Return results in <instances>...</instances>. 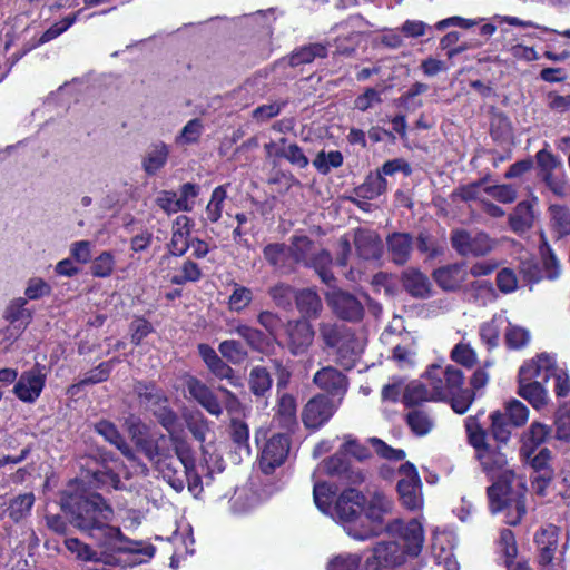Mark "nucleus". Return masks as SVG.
Listing matches in <instances>:
<instances>
[{"label": "nucleus", "mask_w": 570, "mask_h": 570, "mask_svg": "<svg viewBox=\"0 0 570 570\" xmlns=\"http://www.w3.org/2000/svg\"><path fill=\"white\" fill-rule=\"evenodd\" d=\"M294 302L301 315L298 318H306L312 322L317 320L323 312L321 296L314 288L297 289Z\"/></svg>", "instance_id": "obj_31"}, {"label": "nucleus", "mask_w": 570, "mask_h": 570, "mask_svg": "<svg viewBox=\"0 0 570 570\" xmlns=\"http://www.w3.org/2000/svg\"><path fill=\"white\" fill-rule=\"evenodd\" d=\"M337 488L328 482H317L313 488V498L315 505L323 513H330L332 510Z\"/></svg>", "instance_id": "obj_53"}, {"label": "nucleus", "mask_w": 570, "mask_h": 570, "mask_svg": "<svg viewBox=\"0 0 570 570\" xmlns=\"http://www.w3.org/2000/svg\"><path fill=\"white\" fill-rule=\"evenodd\" d=\"M387 534L402 541V549L407 556L417 557L423 548L424 530L416 519L404 522L395 518L389 522Z\"/></svg>", "instance_id": "obj_17"}, {"label": "nucleus", "mask_w": 570, "mask_h": 570, "mask_svg": "<svg viewBox=\"0 0 570 570\" xmlns=\"http://www.w3.org/2000/svg\"><path fill=\"white\" fill-rule=\"evenodd\" d=\"M194 226L193 219L186 215H179L173 223L171 238L167 244L171 256L181 257L190 248V235Z\"/></svg>", "instance_id": "obj_25"}, {"label": "nucleus", "mask_w": 570, "mask_h": 570, "mask_svg": "<svg viewBox=\"0 0 570 570\" xmlns=\"http://www.w3.org/2000/svg\"><path fill=\"white\" fill-rule=\"evenodd\" d=\"M333 257L330 250L323 248L311 255L306 267L313 268L322 283L328 287H335L337 279L332 272Z\"/></svg>", "instance_id": "obj_38"}, {"label": "nucleus", "mask_w": 570, "mask_h": 570, "mask_svg": "<svg viewBox=\"0 0 570 570\" xmlns=\"http://www.w3.org/2000/svg\"><path fill=\"white\" fill-rule=\"evenodd\" d=\"M405 423L410 431L419 438L428 435L434 428L430 414L421 409H413L405 414Z\"/></svg>", "instance_id": "obj_47"}, {"label": "nucleus", "mask_w": 570, "mask_h": 570, "mask_svg": "<svg viewBox=\"0 0 570 570\" xmlns=\"http://www.w3.org/2000/svg\"><path fill=\"white\" fill-rule=\"evenodd\" d=\"M35 504V494L32 492L21 493L8 500L0 497V520L9 518L12 522L18 523L27 518Z\"/></svg>", "instance_id": "obj_26"}, {"label": "nucleus", "mask_w": 570, "mask_h": 570, "mask_svg": "<svg viewBox=\"0 0 570 570\" xmlns=\"http://www.w3.org/2000/svg\"><path fill=\"white\" fill-rule=\"evenodd\" d=\"M296 292L297 289L292 285L283 282L276 283L267 291L273 303L282 309H287L292 306Z\"/></svg>", "instance_id": "obj_57"}, {"label": "nucleus", "mask_w": 570, "mask_h": 570, "mask_svg": "<svg viewBox=\"0 0 570 570\" xmlns=\"http://www.w3.org/2000/svg\"><path fill=\"white\" fill-rule=\"evenodd\" d=\"M254 294L249 287L234 283L233 291L227 299V308L239 314L252 304Z\"/></svg>", "instance_id": "obj_52"}, {"label": "nucleus", "mask_w": 570, "mask_h": 570, "mask_svg": "<svg viewBox=\"0 0 570 570\" xmlns=\"http://www.w3.org/2000/svg\"><path fill=\"white\" fill-rule=\"evenodd\" d=\"M343 161L344 157L340 150H331L330 153L321 150L316 154V157L313 160V166L320 174L327 175L331 173L332 168L341 167Z\"/></svg>", "instance_id": "obj_60"}, {"label": "nucleus", "mask_w": 570, "mask_h": 570, "mask_svg": "<svg viewBox=\"0 0 570 570\" xmlns=\"http://www.w3.org/2000/svg\"><path fill=\"white\" fill-rule=\"evenodd\" d=\"M452 549L453 547L451 544L449 533H445L444 531H435L433 533L431 539V552L438 564L449 561L450 557L453 556Z\"/></svg>", "instance_id": "obj_58"}, {"label": "nucleus", "mask_w": 570, "mask_h": 570, "mask_svg": "<svg viewBox=\"0 0 570 570\" xmlns=\"http://www.w3.org/2000/svg\"><path fill=\"white\" fill-rule=\"evenodd\" d=\"M330 288L325 293V299L333 314L346 322H361L365 314L362 302L352 293L338 288L336 284Z\"/></svg>", "instance_id": "obj_14"}, {"label": "nucleus", "mask_w": 570, "mask_h": 570, "mask_svg": "<svg viewBox=\"0 0 570 570\" xmlns=\"http://www.w3.org/2000/svg\"><path fill=\"white\" fill-rule=\"evenodd\" d=\"M220 355L234 365H239L248 358V352L242 342L237 340H225L218 345Z\"/></svg>", "instance_id": "obj_56"}, {"label": "nucleus", "mask_w": 570, "mask_h": 570, "mask_svg": "<svg viewBox=\"0 0 570 570\" xmlns=\"http://www.w3.org/2000/svg\"><path fill=\"white\" fill-rule=\"evenodd\" d=\"M263 256L268 265L282 275H289L295 272L292 253L284 243L267 244L263 248Z\"/></svg>", "instance_id": "obj_28"}, {"label": "nucleus", "mask_w": 570, "mask_h": 570, "mask_svg": "<svg viewBox=\"0 0 570 570\" xmlns=\"http://www.w3.org/2000/svg\"><path fill=\"white\" fill-rule=\"evenodd\" d=\"M406 552L396 541L377 542L373 548V559L379 568H393L405 562Z\"/></svg>", "instance_id": "obj_32"}, {"label": "nucleus", "mask_w": 570, "mask_h": 570, "mask_svg": "<svg viewBox=\"0 0 570 570\" xmlns=\"http://www.w3.org/2000/svg\"><path fill=\"white\" fill-rule=\"evenodd\" d=\"M550 228L557 240L570 235V208L566 205L553 204L548 208Z\"/></svg>", "instance_id": "obj_40"}, {"label": "nucleus", "mask_w": 570, "mask_h": 570, "mask_svg": "<svg viewBox=\"0 0 570 570\" xmlns=\"http://www.w3.org/2000/svg\"><path fill=\"white\" fill-rule=\"evenodd\" d=\"M135 393L140 402L150 406H160L161 404L169 403V399L163 389L158 387L153 381H138L135 384Z\"/></svg>", "instance_id": "obj_44"}, {"label": "nucleus", "mask_w": 570, "mask_h": 570, "mask_svg": "<svg viewBox=\"0 0 570 570\" xmlns=\"http://www.w3.org/2000/svg\"><path fill=\"white\" fill-rule=\"evenodd\" d=\"M313 383L325 395L335 400H343L348 389V380L345 374L333 366H325L318 370L313 377Z\"/></svg>", "instance_id": "obj_20"}, {"label": "nucleus", "mask_w": 570, "mask_h": 570, "mask_svg": "<svg viewBox=\"0 0 570 570\" xmlns=\"http://www.w3.org/2000/svg\"><path fill=\"white\" fill-rule=\"evenodd\" d=\"M387 189V181L377 170L370 173L364 181L355 188L357 197L372 200L383 195Z\"/></svg>", "instance_id": "obj_43"}, {"label": "nucleus", "mask_w": 570, "mask_h": 570, "mask_svg": "<svg viewBox=\"0 0 570 570\" xmlns=\"http://www.w3.org/2000/svg\"><path fill=\"white\" fill-rule=\"evenodd\" d=\"M202 278L203 272L200 266L188 258L181 264L179 273L171 276L170 283L174 285H185L186 283H197Z\"/></svg>", "instance_id": "obj_61"}, {"label": "nucleus", "mask_w": 570, "mask_h": 570, "mask_svg": "<svg viewBox=\"0 0 570 570\" xmlns=\"http://www.w3.org/2000/svg\"><path fill=\"white\" fill-rule=\"evenodd\" d=\"M393 509L394 501L383 491L377 490L370 498L365 497L361 525L351 529L353 538L364 541L387 533L390 521L386 519L392 514Z\"/></svg>", "instance_id": "obj_5"}, {"label": "nucleus", "mask_w": 570, "mask_h": 570, "mask_svg": "<svg viewBox=\"0 0 570 570\" xmlns=\"http://www.w3.org/2000/svg\"><path fill=\"white\" fill-rule=\"evenodd\" d=\"M291 444V438L286 433H275L268 438L258 456L261 471L269 475L273 474L277 468L282 466L288 458Z\"/></svg>", "instance_id": "obj_15"}, {"label": "nucleus", "mask_w": 570, "mask_h": 570, "mask_svg": "<svg viewBox=\"0 0 570 570\" xmlns=\"http://www.w3.org/2000/svg\"><path fill=\"white\" fill-rule=\"evenodd\" d=\"M535 562L539 570H560L564 568L568 549L562 540V529L556 524L541 525L533 534Z\"/></svg>", "instance_id": "obj_6"}, {"label": "nucleus", "mask_w": 570, "mask_h": 570, "mask_svg": "<svg viewBox=\"0 0 570 570\" xmlns=\"http://www.w3.org/2000/svg\"><path fill=\"white\" fill-rule=\"evenodd\" d=\"M186 426L193 438L199 443H204L207 433L210 431L209 422L200 411H193L184 415Z\"/></svg>", "instance_id": "obj_55"}, {"label": "nucleus", "mask_w": 570, "mask_h": 570, "mask_svg": "<svg viewBox=\"0 0 570 570\" xmlns=\"http://www.w3.org/2000/svg\"><path fill=\"white\" fill-rule=\"evenodd\" d=\"M228 435L232 440L235 449L239 453H245L246 455H250V445H249V428L248 424L240 420L233 417L228 424Z\"/></svg>", "instance_id": "obj_48"}, {"label": "nucleus", "mask_w": 570, "mask_h": 570, "mask_svg": "<svg viewBox=\"0 0 570 570\" xmlns=\"http://www.w3.org/2000/svg\"><path fill=\"white\" fill-rule=\"evenodd\" d=\"M520 458L533 470V474L531 475V485L533 490L537 494L544 495L546 490L554 478L551 450L543 446L530 455L520 453Z\"/></svg>", "instance_id": "obj_16"}, {"label": "nucleus", "mask_w": 570, "mask_h": 570, "mask_svg": "<svg viewBox=\"0 0 570 570\" xmlns=\"http://www.w3.org/2000/svg\"><path fill=\"white\" fill-rule=\"evenodd\" d=\"M539 254L546 279L556 281L561 275V263L546 235L540 236Z\"/></svg>", "instance_id": "obj_39"}, {"label": "nucleus", "mask_w": 570, "mask_h": 570, "mask_svg": "<svg viewBox=\"0 0 570 570\" xmlns=\"http://www.w3.org/2000/svg\"><path fill=\"white\" fill-rule=\"evenodd\" d=\"M234 333L242 337L253 352L268 354L274 348V341L257 327L238 324Z\"/></svg>", "instance_id": "obj_34"}, {"label": "nucleus", "mask_w": 570, "mask_h": 570, "mask_svg": "<svg viewBox=\"0 0 570 570\" xmlns=\"http://www.w3.org/2000/svg\"><path fill=\"white\" fill-rule=\"evenodd\" d=\"M341 404V400L332 399L324 393L314 395L303 407V424L308 430H320L334 416Z\"/></svg>", "instance_id": "obj_13"}, {"label": "nucleus", "mask_w": 570, "mask_h": 570, "mask_svg": "<svg viewBox=\"0 0 570 570\" xmlns=\"http://www.w3.org/2000/svg\"><path fill=\"white\" fill-rule=\"evenodd\" d=\"M27 298L17 297L10 301L3 312V318L10 324L22 321L23 330L32 322V312L26 308Z\"/></svg>", "instance_id": "obj_50"}, {"label": "nucleus", "mask_w": 570, "mask_h": 570, "mask_svg": "<svg viewBox=\"0 0 570 570\" xmlns=\"http://www.w3.org/2000/svg\"><path fill=\"white\" fill-rule=\"evenodd\" d=\"M533 222L532 206L529 202H520L509 215V225L513 232H524Z\"/></svg>", "instance_id": "obj_51"}, {"label": "nucleus", "mask_w": 570, "mask_h": 570, "mask_svg": "<svg viewBox=\"0 0 570 570\" xmlns=\"http://www.w3.org/2000/svg\"><path fill=\"white\" fill-rule=\"evenodd\" d=\"M538 379H542V373L537 358L533 357L524 362L519 368L517 393L528 401L533 409L541 410L548 405L549 394Z\"/></svg>", "instance_id": "obj_9"}, {"label": "nucleus", "mask_w": 570, "mask_h": 570, "mask_svg": "<svg viewBox=\"0 0 570 570\" xmlns=\"http://www.w3.org/2000/svg\"><path fill=\"white\" fill-rule=\"evenodd\" d=\"M353 244L358 258L377 261L382 257L383 243L377 232L357 227L354 229Z\"/></svg>", "instance_id": "obj_23"}, {"label": "nucleus", "mask_w": 570, "mask_h": 570, "mask_svg": "<svg viewBox=\"0 0 570 570\" xmlns=\"http://www.w3.org/2000/svg\"><path fill=\"white\" fill-rule=\"evenodd\" d=\"M424 377L429 387L419 381H412L404 387L401 401L405 407H416L424 402H445L456 414L469 411L473 393L462 390L464 374L460 368L432 364L428 366Z\"/></svg>", "instance_id": "obj_3"}, {"label": "nucleus", "mask_w": 570, "mask_h": 570, "mask_svg": "<svg viewBox=\"0 0 570 570\" xmlns=\"http://www.w3.org/2000/svg\"><path fill=\"white\" fill-rule=\"evenodd\" d=\"M320 336L327 348L335 350L341 365L348 368L355 365L362 347L354 330L344 324L322 323Z\"/></svg>", "instance_id": "obj_7"}, {"label": "nucleus", "mask_w": 570, "mask_h": 570, "mask_svg": "<svg viewBox=\"0 0 570 570\" xmlns=\"http://www.w3.org/2000/svg\"><path fill=\"white\" fill-rule=\"evenodd\" d=\"M537 177L541 179L546 175L558 171L563 168L560 157L554 155L548 148H542L535 153Z\"/></svg>", "instance_id": "obj_54"}, {"label": "nucleus", "mask_w": 570, "mask_h": 570, "mask_svg": "<svg viewBox=\"0 0 570 570\" xmlns=\"http://www.w3.org/2000/svg\"><path fill=\"white\" fill-rule=\"evenodd\" d=\"M544 186L557 197L567 195V175L564 169L552 171L540 179Z\"/></svg>", "instance_id": "obj_64"}, {"label": "nucleus", "mask_w": 570, "mask_h": 570, "mask_svg": "<svg viewBox=\"0 0 570 570\" xmlns=\"http://www.w3.org/2000/svg\"><path fill=\"white\" fill-rule=\"evenodd\" d=\"M399 474L401 479L397 481L396 491L402 507L409 511L422 509V481L415 465L409 461L402 463Z\"/></svg>", "instance_id": "obj_12"}, {"label": "nucleus", "mask_w": 570, "mask_h": 570, "mask_svg": "<svg viewBox=\"0 0 570 570\" xmlns=\"http://www.w3.org/2000/svg\"><path fill=\"white\" fill-rule=\"evenodd\" d=\"M391 261L399 266L405 265L412 255L413 237L410 233L394 232L386 237Z\"/></svg>", "instance_id": "obj_33"}, {"label": "nucleus", "mask_w": 570, "mask_h": 570, "mask_svg": "<svg viewBox=\"0 0 570 570\" xmlns=\"http://www.w3.org/2000/svg\"><path fill=\"white\" fill-rule=\"evenodd\" d=\"M273 385V379L267 367L255 365L248 376V389L256 399H265Z\"/></svg>", "instance_id": "obj_42"}, {"label": "nucleus", "mask_w": 570, "mask_h": 570, "mask_svg": "<svg viewBox=\"0 0 570 570\" xmlns=\"http://www.w3.org/2000/svg\"><path fill=\"white\" fill-rule=\"evenodd\" d=\"M283 344L292 356H302L307 354L313 345L315 331L312 322L306 318L287 320L283 325Z\"/></svg>", "instance_id": "obj_11"}, {"label": "nucleus", "mask_w": 570, "mask_h": 570, "mask_svg": "<svg viewBox=\"0 0 570 570\" xmlns=\"http://www.w3.org/2000/svg\"><path fill=\"white\" fill-rule=\"evenodd\" d=\"M274 421L281 429L294 431L297 426V402L289 393H278Z\"/></svg>", "instance_id": "obj_29"}, {"label": "nucleus", "mask_w": 570, "mask_h": 570, "mask_svg": "<svg viewBox=\"0 0 570 570\" xmlns=\"http://www.w3.org/2000/svg\"><path fill=\"white\" fill-rule=\"evenodd\" d=\"M82 10H78L76 12H72L65 18H62L60 21L55 22L51 24L38 39H32V41L28 45H26L22 49V52L20 56H23L28 53L29 51L36 49L39 46H42L56 38H58L60 35H62L65 31H67L78 19L79 14Z\"/></svg>", "instance_id": "obj_37"}, {"label": "nucleus", "mask_w": 570, "mask_h": 570, "mask_svg": "<svg viewBox=\"0 0 570 570\" xmlns=\"http://www.w3.org/2000/svg\"><path fill=\"white\" fill-rule=\"evenodd\" d=\"M168 157L169 147L164 141L153 144L141 161L144 171L148 176L156 175L161 168L165 167Z\"/></svg>", "instance_id": "obj_41"}, {"label": "nucleus", "mask_w": 570, "mask_h": 570, "mask_svg": "<svg viewBox=\"0 0 570 570\" xmlns=\"http://www.w3.org/2000/svg\"><path fill=\"white\" fill-rule=\"evenodd\" d=\"M116 259L111 252L105 250L94 258L90 266V274L94 277L107 278L115 269Z\"/></svg>", "instance_id": "obj_63"}, {"label": "nucleus", "mask_w": 570, "mask_h": 570, "mask_svg": "<svg viewBox=\"0 0 570 570\" xmlns=\"http://www.w3.org/2000/svg\"><path fill=\"white\" fill-rule=\"evenodd\" d=\"M61 509L70 525L91 539L104 554L130 553L150 559L156 552L153 544L140 547V542L130 540L120 528L110 524L114 509L100 493H66L61 498Z\"/></svg>", "instance_id": "obj_2"}, {"label": "nucleus", "mask_w": 570, "mask_h": 570, "mask_svg": "<svg viewBox=\"0 0 570 570\" xmlns=\"http://www.w3.org/2000/svg\"><path fill=\"white\" fill-rule=\"evenodd\" d=\"M278 144L282 146L275 153L277 158L286 159L291 165L303 169L306 168L309 164L307 156L304 154V150L296 144H287V138L282 137L278 140Z\"/></svg>", "instance_id": "obj_49"}, {"label": "nucleus", "mask_w": 570, "mask_h": 570, "mask_svg": "<svg viewBox=\"0 0 570 570\" xmlns=\"http://www.w3.org/2000/svg\"><path fill=\"white\" fill-rule=\"evenodd\" d=\"M186 387L189 395L209 414L219 416L223 413V407L217 395L199 379L189 376L186 380Z\"/></svg>", "instance_id": "obj_27"}, {"label": "nucleus", "mask_w": 570, "mask_h": 570, "mask_svg": "<svg viewBox=\"0 0 570 570\" xmlns=\"http://www.w3.org/2000/svg\"><path fill=\"white\" fill-rule=\"evenodd\" d=\"M327 53V47L320 42L304 45L292 52L289 65L292 67H298L301 65L311 63L315 58H326Z\"/></svg>", "instance_id": "obj_46"}, {"label": "nucleus", "mask_w": 570, "mask_h": 570, "mask_svg": "<svg viewBox=\"0 0 570 570\" xmlns=\"http://www.w3.org/2000/svg\"><path fill=\"white\" fill-rule=\"evenodd\" d=\"M153 414L160 426L167 431L175 455L178 458L181 466H186L189 470L193 469L196 454L186 438L177 433L180 426L178 414L168 403L158 406L153 411Z\"/></svg>", "instance_id": "obj_8"}, {"label": "nucleus", "mask_w": 570, "mask_h": 570, "mask_svg": "<svg viewBox=\"0 0 570 570\" xmlns=\"http://www.w3.org/2000/svg\"><path fill=\"white\" fill-rule=\"evenodd\" d=\"M400 284L403 291L415 299H426L433 295V285L429 276L417 267H407L401 272Z\"/></svg>", "instance_id": "obj_22"}, {"label": "nucleus", "mask_w": 570, "mask_h": 570, "mask_svg": "<svg viewBox=\"0 0 570 570\" xmlns=\"http://www.w3.org/2000/svg\"><path fill=\"white\" fill-rule=\"evenodd\" d=\"M83 475L88 483L96 489H115L119 490L122 487L121 479L114 468H91L90 463L83 469Z\"/></svg>", "instance_id": "obj_36"}, {"label": "nucleus", "mask_w": 570, "mask_h": 570, "mask_svg": "<svg viewBox=\"0 0 570 570\" xmlns=\"http://www.w3.org/2000/svg\"><path fill=\"white\" fill-rule=\"evenodd\" d=\"M540 371L542 373V381L547 382L553 379V392L557 397H567L570 394V375L566 367L557 364L556 358L548 353H540L535 356Z\"/></svg>", "instance_id": "obj_19"}, {"label": "nucleus", "mask_w": 570, "mask_h": 570, "mask_svg": "<svg viewBox=\"0 0 570 570\" xmlns=\"http://www.w3.org/2000/svg\"><path fill=\"white\" fill-rule=\"evenodd\" d=\"M140 424L131 425L129 432L135 440V444L138 450L148 459L155 470L163 476V479L176 491L180 492L184 490L187 483L188 490L193 493H199L203 491V481L199 475L196 461H194L193 469L181 466L178 458H174L171 450L161 444L166 442V436L161 434L158 439L150 436H137L136 429H139Z\"/></svg>", "instance_id": "obj_4"}, {"label": "nucleus", "mask_w": 570, "mask_h": 570, "mask_svg": "<svg viewBox=\"0 0 570 570\" xmlns=\"http://www.w3.org/2000/svg\"><path fill=\"white\" fill-rule=\"evenodd\" d=\"M313 240L308 236H293L289 252L293 256V266L303 264L305 267L308 263V254L313 247Z\"/></svg>", "instance_id": "obj_62"}, {"label": "nucleus", "mask_w": 570, "mask_h": 570, "mask_svg": "<svg viewBox=\"0 0 570 570\" xmlns=\"http://www.w3.org/2000/svg\"><path fill=\"white\" fill-rule=\"evenodd\" d=\"M365 495L357 489H344L335 499L333 507L337 520L343 523L347 534L353 538L352 528L361 525Z\"/></svg>", "instance_id": "obj_10"}, {"label": "nucleus", "mask_w": 570, "mask_h": 570, "mask_svg": "<svg viewBox=\"0 0 570 570\" xmlns=\"http://www.w3.org/2000/svg\"><path fill=\"white\" fill-rule=\"evenodd\" d=\"M529 413L527 405L512 399L504 403L503 410L489 414V426L483 421V409L464 420L466 442L474 451V459L488 478H498L487 489L490 511L504 512L505 523L512 527L520 524L527 513L525 493L512 488L514 472L508 469L504 449L511 441L512 430L527 424Z\"/></svg>", "instance_id": "obj_1"}, {"label": "nucleus", "mask_w": 570, "mask_h": 570, "mask_svg": "<svg viewBox=\"0 0 570 570\" xmlns=\"http://www.w3.org/2000/svg\"><path fill=\"white\" fill-rule=\"evenodd\" d=\"M228 186L229 184L219 185L212 193L209 203L206 206V216L210 223H217L222 218Z\"/></svg>", "instance_id": "obj_59"}, {"label": "nucleus", "mask_w": 570, "mask_h": 570, "mask_svg": "<svg viewBox=\"0 0 570 570\" xmlns=\"http://www.w3.org/2000/svg\"><path fill=\"white\" fill-rule=\"evenodd\" d=\"M47 381L46 367L36 363L22 372L13 386L14 395L24 403H35L42 393Z\"/></svg>", "instance_id": "obj_18"}, {"label": "nucleus", "mask_w": 570, "mask_h": 570, "mask_svg": "<svg viewBox=\"0 0 570 570\" xmlns=\"http://www.w3.org/2000/svg\"><path fill=\"white\" fill-rule=\"evenodd\" d=\"M551 440H553V426L533 421L521 435L520 453L533 454Z\"/></svg>", "instance_id": "obj_24"}, {"label": "nucleus", "mask_w": 570, "mask_h": 570, "mask_svg": "<svg viewBox=\"0 0 570 570\" xmlns=\"http://www.w3.org/2000/svg\"><path fill=\"white\" fill-rule=\"evenodd\" d=\"M119 362V358L115 356L108 361L99 363L96 367L87 372L83 379L71 384L68 387L67 393L73 396L77 395L83 386L107 382L115 365Z\"/></svg>", "instance_id": "obj_35"}, {"label": "nucleus", "mask_w": 570, "mask_h": 570, "mask_svg": "<svg viewBox=\"0 0 570 570\" xmlns=\"http://www.w3.org/2000/svg\"><path fill=\"white\" fill-rule=\"evenodd\" d=\"M432 277L442 291L456 292L465 281L466 273L462 264L454 263L435 268Z\"/></svg>", "instance_id": "obj_30"}, {"label": "nucleus", "mask_w": 570, "mask_h": 570, "mask_svg": "<svg viewBox=\"0 0 570 570\" xmlns=\"http://www.w3.org/2000/svg\"><path fill=\"white\" fill-rule=\"evenodd\" d=\"M94 431L102 436L105 441L118 449L122 454L129 452V445L126 439L121 435L114 422L101 419L94 424Z\"/></svg>", "instance_id": "obj_45"}, {"label": "nucleus", "mask_w": 570, "mask_h": 570, "mask_svg": "<svg viewBox=\"0 0 570 570\" xmlns=\"http://www.w3.org/2000/svg\"><path fill=\"white\" fill-rule=\"evenodd\" d=\"M197 351L203 362L206 364L208 371L219 380H227L233 386L239 385V377L235 370L219 356L217 352L206 343H200Z\"/></svg>", "instance_id": "obj_21"}]
</instances>
